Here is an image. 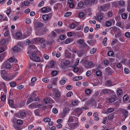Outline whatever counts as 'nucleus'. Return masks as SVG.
I'll return each mask as SVG.
<instances>
[{
	"mask_svg": "<svg viewBox=\"0 0 130 130\" xmlns=\"http://www.w3.org/2000/svg\"><path fill=\"white\" fill-rule=\"evenodd\" d=\"M37 54L35 53H32L29 56L30 59L32 61L37 62H41L43 61L41 58L36 56Z\"/></svg>",
	"mask_w": 130,
	"mask_h": 130,
	"instance_id": "f257e3e1",
	"label": "nucleus"
},
{
	"mask_svg": "<svg viewBox=\"0 0 130 130\" xmlns=\"http://www.w3.org/2000/svg\"><path fill=\"white\" fill-rule=\"evenodd\" d=\"M83 109L81 108H76L73 111L72 114L76 116L79 117L83 112Z\"/></svg>",
	"mask_w": 130,
	"mask_h": 130,
	"instance_id": "f03ea898",
	"label": "nucleus"
},
{
	"mask_svg": "<svg viewBox=\"0 0 130 130\" xmlns=\"http://www.w3.org/2000/svg\"><path fill=\"white\" fill-rule=\"evenodd\" d=\"M12 68L11 63L8 60H7L5 62L2 66L1 69L6 68L7 69H10Z\"/></svg>",
	"mask_w": 130,
	"mask_h": 130,
	"instance_id": "7ed1b4c3",
	"label": "nucleus"
},
{
	"mask_svg": "<svg viewBox=\"0 0 130 130\" xmlns=\"http://www.w3.org/2000/svg\"><path fill=\"white\" fill-rule=\"evenodd\" d=\"M79 47L80 48L83 49V51H84L85 52L88 51L90 48V46L85 43H84L82 45H79Z\"/></svg>",
	"mask_w": 130,
	"mask_h": 130,
	"instance_id": "20e7f679",
	"label": "nucleus"
},
{
	"mask_svg": "<svg viewBox=\"0 0 130 130\" xmlns=\"http://www.w3.org/2000/svg\"><path fill=\"white\" fill-rule=\"evenodd\" d=\"M121 112L122 114L123 117L124 118V119L128 116V112L126 109H121Z\"/></svg>",
	"mask_w": 130,
	"mask_h": 130,
	"instance_id": "39448f33",
	"label": "nucleus"
},
{
	"mask_svg": "<svg viewBox=\"0 0 130 130\" xmlns=\"http://www.w3.org/2000/svg\"><path fill=\"white\" fill-rule=\"evenodd\" d=\"M34 25L35 29H37L43 26H44V24L40 22H35L34 23Z\"/></svg>",
	"mask_w": 130,
	"mask_h": 130,
	"instance_id": "423d86ee",
	"label": "nucleus"
},
{
	"mask_svg": "<svg viewBox=\"0 0 130 130\" xmlns=\"http://www.w3.org/2000/svg\"><path fill=\"white\" fill-rule=\"evenodd\" d=\"M48 30V29L46 27H44L42 28V31H40L39 32H37V31L36 32V35L38 36L43 35L45 34L46 32Z\"/></svg>",
	"mask_w": 130,
	"mask_h": 130,
	"instance_id": "0eeeda50",
	"label": "nucleus"
},
{
	"mask_svg": "<svg viewBox=\"0 0 130 130\" xmlns=\"http://www.w3.org/2000/svg\"><path fill=\"white\" fill-rule=\"evenodd\" d=\"M78 123H72L68 124V125L71 130H73L77 127L79 125Z\"/></svg>",
	"mask_w": 130,
	"mask_h": 130,
	"instance_id": "6e6552de",
	"label": "nucleus"
},
{
	"mask_svg": "<svg viewBox=\"0 0 130 130\" xmlns=\"http://www.w3.org/2000/svg\"><path fill=\"white\" fill-rule=\"evenodd\" d=\"M84 67L87 69H88L90 68H92L94 67V65L92 61H90L87 63H85L84 64Z\"/></svg>",
	"mask_w": 130,
	"mask_h": 130,
	"instance_id": "1a4fd4ad",
	"label": "nucleus"
},
{
	"mask_svg": "<svg viewBox=\"0 0 130 130\" xmlns=\"http://www.w3.org/2000/svg\"><path fill=\"white\" fill-rule=\"evenodd\" d=\"M105 71L106 73L108 75H111L113 73L112 70L109 67H107L106 68Z\"/></svg>",
	"mask_w": 130,
	"mask_h": 130,
	"instance_id": "9d476101",
	"label": "nucleus"
},
{
	"mask_svg": "<svg viewBox=\"0 0 130 130\" xmlns=\"http://www.w3.org/2000/svg\"><path fill=\"white\" fill-rule=\"evenodd\" d=\"M105 84L107 87H111L113 85L112 83L110 80H108L106 81Z\"/></svg>",
	"mask_w": 130,
	"mask_h": 130,
	"instance_id": "9b49d317",
	"label": "nucleus"
},
{
	"mask_svg": "<svg viewBox=\"0 0 130 130\" xmlns=\"http://www.w3.org/2000/svg\"><path fill=\"white\" fill-rule=\"evenodd\" d=\"M52 16V15L51 13H49L48 15L44 14L43 15L42 17V18L44 20H48L49 18H51Z\"/></svg>",
	"mask_w": 130,
	"mask_h": 130,
	"instance_id": "f8f14e48",
	"label": "nucleus"
},
{
	"mask_svg": "<svg viewBox=\"0 0 130 130\" xmlns=\"http://www.w3.org/2000/svg\"><path fill=\"white\" fill-rule=\"evenodd\" d=\"M13 51L15 52H19L21 50V48L20 47L16 46L12 48Z\"/></svg>",
	"mask_w": 130,
	"mask_h": 130,
	"instance_id": "ddd939ff",
	"label": "nucleus"
},
{
	"mask_svg": "<svg viewBox=\"0 0 130 130\" xmlns=\"http://www.w3.org/2000/svg\"><path fill=\"white\" fill-rule=\"evenodd\" d=\"M104 15V13H102L98 15L97 16V20L100 22L101 21V20L103 18Z\"/></svg>",
	"mask_w": 130,
	"mask_h": 130,
	"instance_id": "4468645a",
	"label": "nucleus"
},
{
	"mask_svg": "<svg viewBox=\"0 0 130 130\" xmlns=\"http://www.w3.org/2000/svg\"><path fill=\"white\" fill-rule=\"evenodd\" d=\"M79 17L80 19L83 20H84L85 17V14L83 12L79 13L78 14Z\"/></svg>",
	"mask_w": 130,
	"mask_h": 130,
	"instance_id": "2eb2a0df",
	"label": "nucleus"
},
{
	"mask_svg": "<svg viewBox=\"0 0 130 130\" xmlns=\"http://www.w3.org/2000/svg\"><path fill=\"white\" fill-rule=\"evenodd\" d=\"M6 55V52L4 53L0 54V61H2L3 59Z\"/></svg>",
	"mask_w": 130,
	"mask_h": 130,
	"instance_id": "dca6fc26",
	"label": "nucleus"
},
{
	"mask_svg": "<svg viewBox=\"0 0 130 130\" xmlns=\"http://www.w3.org/2000/svg\"><path fill=\"white\" fill-rule=\"evenodd\" d=\"M98 114L97 112H95L93 114V115L95 118V120L96 121H98L99 119V118L98 117Z\"/></svg>",
	"mask_w": 130,
	"mask_h": 130,
	"instance_id": "f3484780",
	"label": "nucleus"
},
{
	"mask_svg": "<svg viewBox=\"0 0 130 130\" xmlns=\"http://www.w3.org/2000/svg\"><path fill=\"white\" fill-rule=\"evenodd\" d=\"M20 115L23 118L25 117L26 115V113L23 111H20Z\"/></svg>",
	"mask_w": 130,
	"mask_h": 130,
	"instance_id": "a211bd4d",
	"label": "nucleus"
},
{
	"mask_svg": "<svg viewBox=\"0 0 130 130\" xmlns=\"http://www.w3.org/2000/svg\"><path fill=\"white\" fill-rule=\"evenodd\" d=\"M73 41V39L71 38H69L65 40V43L66 44H68Z\"/></svg>",
	"mask_w": 130,
	"mask_h": 130,
	"instance_id": "6ab92c4d",
	"label": "nucleus"
},
{
	"mask_svg": "<svg viewBox=\"0 0 130 130\" xmlns=\"http://www.w3.org/2000/svg\"><path fill=\"white\" fill-rule=\"evenodd\" d=\"M89 5H94L97 2V0H89Z\"/></svg>",
	"mask_w": 130,
	"mask_h": 130,
	"instance_id": "aec40b11",
	"label": "nucleus"
},
{
	"mask_svg": "<svg viewBox=\"0 0 130 130\" xmlns=\"http://www.w3.org/2000/svg\"><path fill=\"white\" fill-rule=\"evenodd\" d=\"M22 36V34L20 32H17L15 35L16 37L19 39L21 38Z\"/></svg>",
	"mask_w": 130,
	"mask_h": 130,
	"instance_id": "412c9836",
	"label": "nucleus"
},
{
	"mask_svg": "<svg viewBox=\"0 0 130 130\" xmlns=\"http://www.w3.org/2000/svg\"><path fill=\"white\" fill-rule=\"evenodd\" d=\"M76 42L78 43L79 45H82L84 43H84V41L83 39H80L77 41H76Z\"/></svg>",
	"mask_w": 130,
	"mask_h": 130,
	"instance_id": "4be33fe9",
	"label": "nucleus"
},
{
	"mask_svg": "<svg viewBox=\"0 0 130 130\" xmlns=\"http://www.w3.org/2000/svg\"><path fill=\"white\" fill-rule=\"evenodd\" d=\"M7 60H8L9 61V62L11 63L13 62H16L17 61L16 59L15 60L13 57H10L9 59Z\"/></svg>",
	"mask_w": 130,
	"mask_h": 130,
	"instance_id": "5701e85b",
	"label": "nucleus"
},
{
	"mask_svg": "<svg viewBox=\"0 0 130 130\" xmlns=\"http://www.w3.org/2000/svg\"><path fill=\"white\" fill-rule=\"evenodd\" d=\"M115 101L113 98H110L107 100V102L108 103H112Z\"/></svg>",
	"mask_w": 130,
	"mask_h": 130,
	"instance_id": "b1692460",
	"label": "nucleus"
},
{
	"mask_svg": "<svg viewBox=\"0 0 130 130\" xmlns=\"http://www.w3.org/2000/svg\"><path fill=\"white\" fill-rule=\"evenodd\" d=\"M30 108H36V105L35 103H32L28 106Z\"/></svg>",
	"mask_w": 130,
	"mask_h": 130,
	"instance_id": "393cba45",
	"label": "nucleus"
},
{
	"mask_svg": "<svg viewBox=\"0 0 130 130\" xmlns=\"http://www.w3.org/2000/svg\"><path fill=\"white\" fill-rule=\"evenodd\" d=\"M61 95V92L59 91H58L56 92L55 94V96L56 98H59Z\"/></svg>",
	"mask_w": 130,
	"mask_h": 130,
	"instance_id": "a878e982",
	"label": "nucleus"
},
{
	"mask_svg": "<svg viewBox=\"0 0 130 130\" xmlns=\"http://www.w3.org/2000/svg\"><path fill=\"white\" fill-rule=\"evenodd\" d=\"M103 5L104 7L105 8L106 10L109 9L110 7V4H105Z\"/></svg>",
	"mask_w": 130,
	"mask_h": 130,
	"instance_id": "bb28decb",
	"label": "nucleus"
},
{
	"mask_svg": "<svg viewBox=\"0 0 130 130\" xmlns=\"http://www.w3.org/2000/svg\"><path fill=\"white\" fill-rule=\"evenodd\" d=\"M28 48L30 50H33V49L36 50V46L33 45H29L28 46Z\"/></svg>",
	"mask_w": 130,
	"mask_h": 130,
	"instance_id": "cd10ccee",
	"label": "nucleus"
},
{
	"mask_svg": "<svg viewBox=\"0 0 130 130\" xmlns=\"http://www.w3.org/2000/svg\"><path fill=\"white\" fill-rule=\"evenodd\" d=\"M39 110L38 109L35 110L34 111V112L36 115L39 116L40 115L39 113Z\"/></svg>",
	"mask_w": 130,
	"mask_h": 130,
	"instance_id": "c85d7f7f",
	"label": "nucleus"
},
{
	"mask_svg": "<svg viewBox=\"0 0 130 130\" xmlns=\"http://www.w3.org/2000/svg\"><path fill=\"white\" fill-rule=\"evenodd\" d=\"M10 85L11 87H15L16 85V83L14 82H12L10 83Z\"/></svg>",
	"mask_w": 130,
	"mask_h": 130,
	"instance_id": "c756f323",
	"label": "nucleus"
},
{
	"mask_svg": "<svg viewBox=\"0 0 130 130\" xmlns=\"http://www.w3.org/2000/svg\"><path fill=\"white\" fill-rule=\"evenodd\" d=\"M110 90L108 89H105L102 90V92L103 94H107Z\"/></svg>",
	"mask_w": 130,
	"mask_h": 130,
	"instance_id": "7c9ffc66",
	"label": "nucleus"
},
{
	"mask_svg": "<svg viewBox=\"0 0 130 130\" xmlns=\"http://www.w3.org/2000/svg\"><path fill=\"white\" fill-rule=\"evenodd\" d=\"M107 38L106 37H105L104 39V41L103 42V45L105 46H106L107 45L106 41L107 40Z\"/></svg>",
	"mask_w": 130,
	"mask_h": 130,
	"instance_id": "2f4dec72",
	"label": "nucleus"
},
{
	"mask_svg": "<svg viewBox=\"0 0 130 130\" xmlns=\"http://www.w3.org/2000/svg\"><path fill=\"white\" fill-rule=\"evenodd\" d=\"M95 42V41L92 40H88L87 41V42L90 45H92Z\"/></svg>",
	"mask_w": 130,
	"mask_h": 130,
	"instance_id": "473e14b6",
	"label": "nucleus"
},
{
	"mask_svg": "<svg viewBox=\"0 0 130 130\" xmlns=\"http://www.w3.org/2000/svg\"><path fill=\"white\" fill-rule=\"evenodd\" d=\"M64 64L66 66H67L69 65L70 63V61L68 60H65L63 62Z\"/></svg>",
	"mask_w": 130,
	"mask_h": 130,
	"instance_id": "72a5a7b5",
	"label": "nucleus"
},
{
	"mask_svg": "<svg viewBox=\"0 0 130 130\" xmlns=\"http://www.w3.org/2000/svg\"><path fill=\"white\" fill-rule=\"evenodd\" d=\"M9 105L11 107L12 106H13L14 103V102L12 100H9Z\"/></svg>",
	"mask_w": 130,
	"mask_h": 130,
	"instance_id": "f704fd0d",
	"label": "nucleus"
},
{
	"mask_svg": "<svg viewBox=\"0 0 130 130\" xmlns=\"http://www.w3.org/2000/svg\"><path fill=\"white\" fill-rule=\"evenodd\" d=\"M127 16V15L125 13H123L121 15V17L122 18L124 19H126Z\"/></svg>",
	"mask_w": 130,
	"mask_h": 130,
	"instance_id": "c9c22d12",
	"label": "nucleus"
},
{
	"mask_svg": "<svg viewBox=\"0 0 130 130\" xmlns=\"http://www.w3.org/2000/svg\"><path fill=\"white\" fill-rule=\"evenodd\" d=\"M117 41V40L116 39H113L111 43V45H113L116 43Z\"/></svg>",
	"mask_w": 130,
	"mask_h": 130,
	"instance_id": "e433bc0d",
	"label": "nucleus"
},
{
	"mask_svg": "<svg viewBox=\"0 0 130 130\" xmlns=\"http://www.w3.org/2000/svg\"><path fill=\"white\" fill-rule=\"evenodd\" d=\"M78 104V101H72V104L73 106H75Z\"/></svg>",
	"mask_w": 130,
	"mask_h": 130,
	"instance_id": "4c0bfd02",
	"label": "nucleus"
},
{
	"mask_svg": "<svg viewBox=\"0 0 130 130\" xmlns=\"http://www.w3.org/2000/svg\"><path fill=\"white\" fill-rule=\"evenodd\" d=\"M123 91L121 89H119L117 91V94L118 95H120L122 94L123 93Z\"/></svg>",
	"mask_w": 130,
	"mask_h": 130,
	"instance_id": "58836bf2",
	"label": "nucleus"
},
{
	"mask_svg": "<svg viewBox=\"0 0 130 130\" xmlns=\"http://www.w3.org/2000/svg\"><path fill=\"white\" fill-rule=\"evenodd\" d=\"M69 108L68 107H66L63 109V112L64 114H66L67 113L69 110Z\"/></svg>",
	"mask_w": 130,
	"mask_h": 130,
	"instance_id": "ea45409f",
	"label": "nucleus"
},
{
	"mask_svg": "<svg viewBox=\"0 0 130 130\" xmlns=\"http://www.w3.org/2000/svg\"><path fill=\"white\" fill-rule=\"evenodd\" d=\"M72 14V12H67L64 15L65 17H67L70 16Z\"/></svg>",
	"mask_w": 130,
	"mask_h": 130,
	"instance_id": "a19ab883",
	"label": "nucleus"
},
{
	"mask_svg": "<svg viewBox=\"0 0 130 130\" xmlns=\"http://www.w3.org/2000/svg\"><path fill=\"white\" fill-rule=\"evenodd\" d=\"M114 110V109L112 108H110L107 109V112L109 113L112 112Z\"/></svg>",
	"mask_w": 130,
	"mask_h": 130,
	"instance_id": "79ce46f5",
	"label": "nucleus"
},
{
	"mask_svg": "<svg viewBox=\"0 0 130 130\" xmlns=\"http://www.w3.org/2000/svg\"><path fill=\"white\" fill-rule=\"evenodd\" d=\"M113 54V52L112 51H109L107 53V55L108 56H111Z\"/></svg>",
	"mask_w": 130,
	"mask_h": 130,
	"instance_id": "37998d69",
	"label": "nucleus"
},
{
	"mask_svg": "<svg viewBox=\"0 0 130 130\" xmlns=\"http://www.w3.org/2000/svg\"><path fill=\"white\" fill-rule=\"evenodd\" d=\"M118 3L119 5L121 6H123L124 4V2L122 0L119 1L118 2Z\"/></svg>",
	"mask_w": 130,
	"mask_h": 130,
	"instance_id": "c03bdc74",
	"label": "nucleus"
},
{
	"mask_svg": "<svg viewBox=\"0 0 130 130\" xmlns=\"http://www.w3.org/2000/svg\"><path fill=\"white\" fill-rule=\"evenodd\" d=\"M66 36L63 35H61L59 36L60 39L61 40H63L65 39Z\"/></svg>",
	"mask_w": 130,
	"mask_h": 130,
	"instance_id": "a18cd8bd",
	"label": "nucleus"
},
{
	"mask_svg": "<svg viewBox=\"0 0 130 130\" xmlns=\"http://www.w3.org/2000/svg\"><path fill=\"white\" fill-rule=\"evenodd\" d=\"M84 6V3L83 2H80L78 3V6L80 8H82Z\"/></svg>",
	"mask_w": 130,
	"mask_h": 130,
	"instance_id": "49530a36",
	"label": "nucleus"
},
{
	"mask_svg": "<svg viewBox=\"0 0 130 130\" xmlns=\"http://www.w3.org/2000/svg\"><path fill=\"white\" fill-rule=\"evenodd\" d=\"M73 121V117L71 116L69 117L68 121V122H72Z\"/></svg>",
	"mask_w": 130,
	"mask_h": 130,
	"instance_id": "de8ad7c7",
	"label": "nucleus"
},
{
	"mask_svg": "<svg viewBox=\"0 0 130 130\" xmlns=\"http://www.w3.org/2000/svg\"><path fill=\"white\" fill-rule=\"evenodd\" d=\"M52 74L53 76H55L58 74V72L56 71H53L52 72Z\"/></svg>",
	"mask_w": 130,
	"mask_h": 130,
	"instance_id": "09e8293b",
	"label": "nucleus"
},
{
	"mask_svg": "<svg viewBox=\"0 0 130 130\" xmlns=\"http://www.w3.org/2000/svg\"><path fill=\"white\" fill-rule=\"evenodd\" d=\"M106 25L108 27L111 25V23L110 21H107L106 22Z\"/></svg>",
	"mask_w": 130,
	"mask_h": 130,
	"instance_id": "8fccbe9b",
	"label": "nucleus"
},
{
	"mask_svg": "<svg viewBox=\"0 0 130 130\" xmlns=\"http://www.w3.org/2000/svg\"><path fill=\"white\" fill-rule=\"evenodd\" d=\"M2 78L5 79L6 80H8V77L7 76H6L5 75H1Z\"/></svg>",
	"mask_w": 130,
	"mask_h": 130,
	"instance_id": "3c124183",
	"label": "nucleus"
},
{
	"mask_svg": "<svg viewBox=\"0 0 130 130\" xmlns=\"http://www.w3.org/2000/svg\"><path fill=\"white\" fill-rule=\"evenodd\" d=\"M96 49L94 48H93L90 51V53L91 54H94L96 51Z\"/></svg>",
	"mask_w": 130,
	"mask_h": 130,
	"instance_id": "603ef678",
	"label": "nucleus"
},
{
	"mask_svg": "<svg viewBox=\"0 0 130 130\" xmlns=\"http://www.w3.org/2000/svg\"><path fill=\"white\" fill-rule=\"evenodd\" d=\"M17 123L19 125H21L23 123V121L21 120H18L17 121Z\"/></svg>",
	"mask_w": 130,
	"mask_h": 130,
	"instance_id": "864d4df0",
	"label": "nucleus"
},
{
	"mask_svg": "<svg viewBox=\"0 0 130 130\" xmlns=\"http://www.w3.org/2000/svg\"><path fill=\"white\" fill-rule=\"evenodd\" d=\"M51 120V119L50 118H45L43 120V121L45 122H48Z\"/></svg>",
	"mask_w": 130,
	"mask_h": 130,
	"instance_id": "5fc2aeb1",
	"label": "nucleus"
},
{
	"mask_svg": "<svg viewBox=\"0 0 130 130\" xmlns=\"http://www.w3.org/2000/svg\"><path fill=\"white\" fill-rule=\"evenodd\" d=\"M85 92L86 94H89L91 93V90L89 89H87L86 90Z\"/></svg>",
	"mask_w": 130,
	"mask_h": 130,
	"instance_id": "6e6d98bb",
	"label": "nucleus"
},
{
	"mask_svg": "<svg viewBox=\"0 0 130 130\" xmlns=\"http://www.w3.org/2000/svg\"><path fill=\"white\" fill-rule=\"evenodd\" d=\"M33 98L30 97V98L28 99V100L27 102V103L29 104L31 103L33 101Z\"/></svg>",
	"mask_w": 130,
	"mask_h": 130,
	"instance_id": "4d7b16f0",
	"label": "nucleus"
},
{
	"mask_svg": "<svg viewBox=\"0 0 130 130\" xmlns=\"http://www.w3.org/2000/svg\"><path fill=\"white\" fill-rule=\"evenodd\" d=\"M73 93L71 91H69L68 92L67 94V96L68 97H70L72 95Z\"/></svg>",
	"mask_w": 130,
	"mask_h": 130,
	"instance_id": "13d9d810",
	"label": "nucleus"
},
{
	"mask_svg": "<svg viewBox=\"0 0 130 130\" xmlns=\"http://www.w3.org/2000/svg\"><path fill=\"white\" fill-rule=\"evenodd\" d=\"M108 118L110 120H112L113 118V115L112 114L109 115L108 117Z\"/></svg>",
	"mask_w": 130,
	"mask_h": 130,
	"instance_id": "bf43d9fd",
	"label": "nucleus"
},
{
	"mask_svg": "<svg viewBox=\"0 0 130 130\" xmlns=\"http://www.w3.org/2000/svg\"><path fill=\"white\" fill-rule=\"evenodd\" d=\"M73 88V87L72 85H69L67 86L66 87V88L67 90H70Z\"/></svg>",
	"mask_w": 130,
	"mask_h": 130,
	"instance_id": "052dcab7",
	"label": "nucleus"
},
{
	"mask_svg": "<svg viewBox=\"0 0 130 130\" xmlns=\"http://www.w3.org/2000/svg\"><path fill=\"white\" fill-rule=\"evenodd\" d=\"M66 83V81L64 79H62L59 81V83L61 85L64 84Z\"/></svg>",
	"mask_w": 130,
	"mask_h": 130,
	"instance_id": "680f3d73",
	"label": "nucleus"
},
{
	"mask_svg": "<svg viewBox=\"0 0 130 130\" xmlns=\"http://www.w3.org/2000/svg\"><path fill=\"white\" fill-rule=\"evenodd\" d=\"M6 73V72L4 70H2L1 71V75H5Z\"/></svg>",
	"mask_w": 130,
	"mask_h": 130,
	"instance_id": "e2e57ef3",
	"label": "nucleus"
},
{
	"mask_svg": "<svg viewBox=\"0 0 130 130\" xmlns=\"http://www.w3.org/2000/svg\"><path fill=\"white\" fill-rule=\"evenodd\" d=\"M124 72L125 73L128 74L129 73V70L128 68H125L124 69Z\"/></svg>",
	"mask_w": 130,
	"mask_h": 130,
	"instance_id": "0e129e2a",
	"label": "nucleus"
},
{
	"mask_svg": "<svg viewBox=\"0 0 130 130\" xmlns=\"http://www.w3.org/2000/svg\"><path fill=\"white\" fill-rule=\"evenodd\" d=\"M1 100L3 101H5L6 99V96L5 95H2L1 98Z\"/></svg>",
	"mask_w": 130,
	"mask_h": 130,
	"instance_id": "69168bd1",
	"label": "nucleus"
},
{
	"mask_svg": "<svg viewBox=\"0 0 130 130\" xmlns=\"http://www.w3.org/2000/svg\"><path fill=\"white\" fill-rule=\"evenodd\" d=\"M76 26V24L74 23H72L70 25V27L71 29H73Z\"/></svg>",
	"mask_w": 130,
	"mask_h": 130,
	"instance_id": "338daca9",
	"label": "nucleus"
},
{
	"mask_svg": "<svg viewBox=\"0 0 130 130\" xmlns=\"http://www.w3.org/2000/svg\"><path fill=\"white\" fill-rule=\"evenodd\" d=\"M96 75L98 76H100L101 75V72L100 71H98L96 72Z\"/></svg>",
	"mask_w": 130,
	"mask_h": 130,
	"instance_id": "774afa93",
	"label": "nucleus"
}]
</instances>
